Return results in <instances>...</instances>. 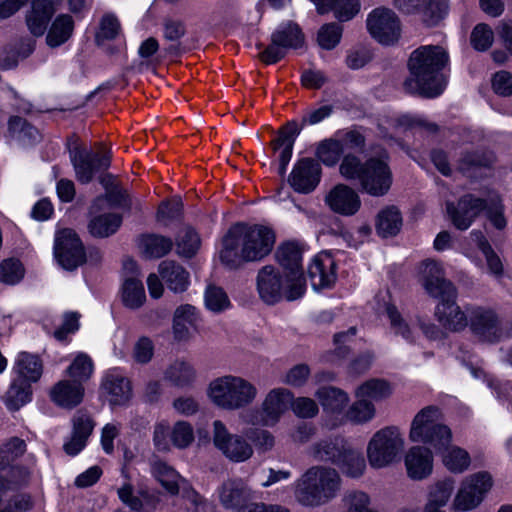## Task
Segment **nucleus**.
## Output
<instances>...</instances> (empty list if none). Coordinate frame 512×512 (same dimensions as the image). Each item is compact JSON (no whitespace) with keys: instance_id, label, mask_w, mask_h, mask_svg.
Masks as SVG:
<instances>
[{"instance_id":"b1692460","label":"nucleus","mask_w":512,"mask_h":512,"mask_svg":"<svg viewBox=\"0 0 512 512\" xmlns=\"http://www.w3.org/2000/svg\"><path fill=\"white\" fill-rule=\"evenodd\" d=\"M457 293L451 297L440 298L435 315L443 327L451 331H461L468 325L467 307L462 311L456 304Z\"/></svg>"},{"instance_id":"bb28decb","label":"nucleus","mask_w":512,"mask_h":512,"mask_svg":"<svg viewBox=\"0 0 512 512\" xmlns=\"http://www.w3.org/2000/svg\"><path fill=\"white\" fill-rule=\"evenodd\" d=\"M53 1L32 0L30 9L26 12L25 21L30 33L36 37L44 35L53 14Z\"/></svg>"},{"instance_id":"20e7f679","label":"nucleus","mask_w":512,"mask_h":512,"mask_svg":"<svg viewBox=\"0 0 512 512\" xmlns=\"http://www.w3.org/2000/svg\"><path fill=\"white\" fill-rule=\"evenodd\" d=\"M341 486L338 472L326 466H313L296 480L295 500L304 507L315 508L334 499Z\"/></svg>"},{"instance_id":"de8ad7c7","label":"nucleus","mask_w":512,"mask_h":512,"mask_svg":"<svg viewBox=\"0 0 512 512\" xmlns=\"http://www.w3.org/2000/svg\"><path fill=\"white\" fill-rule=\"evenodd\" d=\"M343 152V142L329 138L318 143L315 155L325 166L333 167L338 163Z\"/></svg>"},{"instance_id":"09e8293b","label":"nucleus","mask_w":512,"mask_h":512,"mask_svg":"<svg viewBox=\"0 0 512 512\" xmlns=\"http://www.w3.org/2000/svg\"><path fill=\"white\" fill-rule=\"evenodd\" d=\"M8 132L12 138L24 144L36 142L39 138L38 130L19 116H13L9 119Z\"/></svg>"},{"instance_id":"6ab92c4d","label":"nucleus","mask_w":512,"mask_h":512,"mask_svg":"<svg viewBox=\"0 0 512 512\" xmlns=\"http://www.w3.org/2000/svg\"><path fill=\"white\" fill-rule=\"evenodd\" d=\"M486 208V200L471 194L464 195L456 204L446 203V211L453 225L459 230H467L475 218Z\"/></svg>"},{"instance_id":"052dcab7","label":"nucleus","mask_w":512,"mask_h":512,"mask_svg":"<svg viewBox=\"0 0 512 512\" xmlns=\"http://www.w3.org/2000/svg\"><path fill=\"white\" fill-rule=\"evenodd\" d=\"M470 42L472 47L477 51L488 50L494 42V32L492 28L485 23L477 24L470 36Z\"/></svg>"},{"instance_id":"0e129e2a","label":"nucleus","mask_w":512,"mask_h":512,"mask_svg":"<svg viewBox=\"0 0 512 512\" xmlns=\"http://www.w3.org/2000/svg\"><path fill=\"white\" fill-rule=\"evenodd\" d=\"M24 276V268L17 259H6L0 264V281L13 285L18 283Z\"/></svg>"},{"instance_id":"13d9d810","label":"nucleus","mask_w":512,"mask_h":512,"mask_svg":"<svg viewBox=\"0 0 512 512\" xmlns=\"http://www.w3.org/2000/svg\"><path fill=\"white\" fill-rule=\"evenodd\" d=\"M204 303L205 307L213 313H221L230 306V301L225 291L214 285H209L206 288Z\"/></svg>"},{"instance_id":"5701e85b","label":"nucleus","mask_w":512,"mask_h":512,"mask_svg":"<svg viewBox=\"0 0 512 512\" xmlns=\"http://www.w3.org/2000/svg\"><path fill=\"white\" fill-rule=\"evenodd\" d=\"M308 276L314 290L330 288L336 280L335 262L330 254L316 255L308 267Z\"/></svg>"},{"instance_id":"5fc2aeb1","label":"nucleus","mask_w":512,"mask_h":512,"mask_svg":"<svg viewBox=\"0 0 512 512\" xmlns=\"http://www.w3.org/2000/svg\"><path fill=\"white\" fill-rule=\"evenodd\" d=\"M34 50L31 42L23 43L19 48L9 47L0 53V68L10 70L18 65L20 59L27 58Z\"/></svg>"},{"instance_id":"58836bf2","label":"nucleus","mask_w":512,"mask_h":512,"mask_svg":"<svg viewBox=\"0 0 512 512\" xmlns=\"http://www.w3.org/2000/svg\"><path fill=\"white\" fill-rule=\"evenodd\" d=\"M172 240L168 237L148 234L139 239V248L142 253L149 258H161L172 249Z\"/></svg>"},{"instance_id":"39448f33","label":"nucleus","mask_w":512,"mask_h":512,"mask_svg":"<svg viewBox=\"0 0 512 512\" xmlns=\"http://www.w3.org/2000/svg\"><path fill=\"white\" fill-rule=\"evenodd\" d=\"M207 395L218 408L235 411L252 404L258 390L252 382L243 377L224 375L210 382Z\"/></svg>"},{"instance_id":"0eeeda50","label":"nucleus","mask_w":512,"mask_h":512,"mask_svg":"<svg viewBox=\"0 0 512 512\" xmlns=\"http://www.w3.org/2000/svg\"><path fill=\"white\" fill-rule=\"evenodd\" d=\"M404 448V439L399 430L385 427L377 431L367 445V458L373 468H384L399 457Z\"/></svg>"},{"instance_id":"49530a36","label":"nucleus","mask_w":512,"mask_h":512,"mask_svg":"<svg viewBox=\"0 0 512 512\" xmlns=\"http://www.w3.org/2000/svg\"><path fill=\"white\" fill-rule=\"evenodd\" d=\"M122 300L124 305L130 309L141 307L146 300L142 281L135 276L127 277L122 287Z\"/></svg>"},{"instance_id":"cd10ccee","label":"nucleus","mask_w":512,"mask_h":512,"mask_svg":"<svg viewBox=\"0 0 512 512\" xmlns=\"http://www.w3.org/2000/svg\"><path fill=\"white\" fill-rule=\"evenodd\" d=\"M51 400L59 407L73 409L84 397V387L76 380H61L50 391Z\"/></svg>"},{"instance_id":"680f3d73","label":"nucleus","mask_w":512,"mask_h":512,"mask_svg":"<svg viewBox=\"0 0 512 512\" xmlns=\"http://www.w3.org/2000/svg\"><path fill=\"white\" fill-rule=\"evenodd\" d=\"M67 372L72 379L83 384L93 372L92 361L87 355L79 354L68 367Z\"/></svg>"},{"instance_id":"4d7b16f0","label":"nucleus","mask_w":512,"mask_h":512,"mask_svg":"<svg viewBox=\"0 0 512 512\" xmlns=\"http://www.w3.org/2000/svg\"><path fill=\"white\" fill-rule=\"evenodd\" d=\"M471 236L474 237L479 249L484 254L490 272L496 276L501 275L503 272L502 262L491 248L487 239L480 231H472Z\"/></svg>"},{"instance_id":"c85d7f7f","label":"nucleus","mask_w":512,"mask_h":512,"mask_svg":"<svg viewBox=\"0 0 512 512\" xmlns=\"http://www.w3.org/2000/svg\"><path fill=\"white\" fill-rule=\"evenodd\" d=\"M200 321V315L197 308L191 304H182L178 306L173 314V335L178 341H187L192 335V331L197 328Z\"/></svg>"},{"instance_id":"a18cd8bd","label":"nucleus","mask_w":512,"mask_h":512,"mask_svg":"<svg viewBox=\"0 0 512 512\" xmlns=\"http://www.w3.org/2000/svg\"><path fill=\"white\" fill-rule=\"evenodd\" d=\"M122 218L115 213H108L93 217L88 225L89 232L95 237H108L120 227Z\"/></svg>"},{"instance_id":"c756f323","label":"nucleus","mask_w":512,"mask_h":512,"mask_svg":"<svg viewBox=\"0 0 512 512\" xmlns=\"http://www.w3.org/2000/svg\"><path fill=\"white\" fill-rule=\"evenodd\" d=\"M196 378V369L184 359H176L171 362L163 372V380L177 388L192 386Z\"/></svg>"},{"instance_id":"1a4fd4ad","label":"nucleus","mask_w":512,"mask_h":512,"mask_svg":"<svg viewBox=\"0 0 512 512\" xmlns=\"http://www.w3.org/2000/svg\"><path fill=\"white\" fill-rule=\"evenodd\" d=\"M211 440L227 460L233 463H243L249 460L254 453L252 445L242 435L231 433L221 420L212 423Z\"/></svg>"},{"instance_id":"bf43d9fd","label":"nucleus","mask_w":512,"mask_h":512,"mask_svg":"<svg viewBox=\"0 0 512 512\" xmlns=\"http://www.w3.org/2000/svg\"><path fill=\"white\" fill-rule=\"evenodd\" d=\"M26 451V443L18 437L7 440L0 448V466L3 468L18 459Z\"/></svg>"},{"instance_id":"423d86ee","label":"nucleus","mask_w":512,"mask_h":512,"mask_svg":"<svg viewBox=\"0 0 512 512\" xmlns=\"http://www.w3.org/2000/svg\"><path fill=\"white\" fill-rule=\"evenodd\" d=\"M443 421L444 414L438 406L422 408L411 422L410 440L442 451L452 441V431Z\"/></svg>"},{"instance_id":"dca6fc26","label":"nucleus","mask_w":512,"mask_h":512,"mask_svg":"<svg viewBox=\"0 0 512 512\" xmlns=\"http://www.w3.org/2000/svg\"><path fill=\"white\" fill-rule=\"evenodd\" d=\"M216 496L224 509L238 512L246 503L256 498V492L243 478L232 477L217 487Z\"/></svg>"},{"instance_id":"f3484780","label":"nucleus","mask_w":512,"mask_h":512,"mask_svg":"<svg viewBox=\"0 0 512 512\" xmlns=\"http://www.w3.org/2000/svg\"><path fill=\"white\" fill-rule=\"evenodd\" d=\"M367 28L372 37L384 45L395 43L401 34L399 18L387 8L374 9L368 15Z\"/></svg>"},{"instance_id":"338daca9","label":"nucleus","mask_w":512,"mask_h":512,"mask_svg":"<svg viewBox=\"0 0 512 512\" xmlns=\"http://www.w3.org/2000/svg\"><path fill=\"white\" fill-rule=\"evenodd\" d=\"M9 479H5L0 471V492L25 485L30 479V471L25 467H12L9 471Z\"/></svg>"},{"instance_id":"f8f14e48","label":"nucleus","mask_w":512,"mask_h":512,"mask_svg":"<svg viewBox=\"0 0 512 512\" xmlns=\"http://www.w3.org/2000/svg\"><path fill=\"white\" fill-rule=\"evenodd\" d=\"M69 157L76 179L82 184L90 183L98 170L107 169L111 163L109 151H105L102 147L100 151L93 152L75 146L69 149Z\"/></svg>"},{"instance_id":"e2e57ef3","label":"nucleus","mask_w":512,"mask_h":512,"mask_svg":"<svg viewBox=\"0 0 512 512\" xmlns=\"http://www.w3.org/2000/svg\"><path fill=\"white\" fill-rule=\"evenodd\" d=\"M342 36V27L337 23L323 25L317 36L318 44L326 50H331L338 45Z\"/></svg>"},{"instance_id":"6e6d98bb","label":"nucleus","mask_w":512,"mask_h":512,"mask_svg":"<svg viewBox=\"0 0 512 512\" xmlns=\"http://www.w3.org/2000/svg\"><path fill=\"white\" fill-rule=\"evenodd\" d=\"M195 439L193 426L187 421H177L170 431V441L178 449L188 448Z\"/></svg>"},{"instance_id":"69168bd1","label":"nucleus","mask_w":512,"mask_h":512,"mask_svg":"<svg viewBox=\"0 0 512 512\" xmlns=\"http://www.w3.org/2000/svg\"><path fill=\"white\" fill-rule=\"evenodd\" d=\"M343 501L346 512H378L371 508L369 496L361 491L346 493Z\"/></svg>"},{"instance_id":"9d476101","label":"nucleus","mask_w":512,"mask_h":512,"mask_svg":"<svg viewBox=\"0 0 512 512\" xmlns=\"http://www.w3.org/2000/svg\"><path fill=\"white\" fill-rule=\"evenodd\" d=\"M278 263L286 270L291 282L287 293V300L293 301L301 298L306 291V283L302 272V248L294 243L287 242L280 245L276 251Z\"/></svg>"},{"instance_id":"72a5a7b5","label":"nucleus","mask_w":512,"mask_h":512,"mask_svg":"<svg viewBox=\"0 0 512 512\" xmlns=\"http://www.w3.org/2000/svg\"><path fill=\"white\" fill-rule=\"evenodd\" d=\"M335 465L350 478H359L366 470V461L362 452L354 449L350 444L344 449Z\"/></svg>"},{"instance_id":"ea45409f","label":"nucleus","mask_w":512,"mask_h":512,"mask_svg":"<svg viewBox=\"0 0 512 512\" xmlns=\"http://www.w3.org/2000/svg\"><path fill=\"white\" fill-rule=\"evenodd\" d=\"M401 226L402 217L396 207H387L378 214L376 230L380 236L384 238L395 236L400 231Z\"/></svg>"},{"instance_id":"2f4dec72","label":"nucleus","mask_w":512,"mask_h":512,"mask_svg":"<svg viewBox=\"0 0 512 512\" xmlns=\"http://www.w3.org/2000/svg\"><path fill=\"white\" fill-rule=\"evenodd\" d=\"M348 444L340 437L322 439L310 447V454L315 460L336 464Z\"/></svg>"},{"instance_id":"864d4df0","label":"nucleus","mask_w":512,"mask_h":512,"mask_svg":"<svg viewBox=\"0 0 512 512\" xmlns=\"http://www.w3.org/2000/svg\"><path fill=\"white\" fill-rule=\"evenodd\" d=\"M455 488L454 479L448 477L429 486L427 500L441 506H446Z\"/></svg>"},{"instance_id":"4be33fe9","label":"nucleus","mask_w":512,"mask_h":512,"mask_svg":"<svg viewBox=\"0 0 512 512\" xmlns=\"http://www.w3.org/2000/svg\"><path fill=\"white\" fill-rule=\"evenodd\" d=\"M325 203L338 214L351 216L358 212L361 200L358 193L345 184H338L325 197Z\"/></svg>"},{"instance_id":"393cba45","label":"nucleus","mask_w":512,"mask_h":512,"mask_svg":"<svg viewBox=\"0 0 512 512\" xmlns=\"http://www.w3.org/2000/svg\"><path fill=\"white\" fill-rule=\"evenodd\" d=\"M407 475L412 480H423L433 471V455L428 447L413 446L405 455Z\"/></svg>"},{"instance_id":"603ef678","label":"nucleus","mask_w":512,"mask_h":512,"mask_svg":"<svg viewBox=\"0 0 512 512\" xmlns=\"http://www.w3.org/2000/svg\"><path fill=\"white\" fill-rule=\"evenodd\" d=\"M273 33L280 34L281 45L286 49H298L304 44V35L300 27L293 22L280 24Z\"/></svg>"},{"instance_id":"4c0bfd02","label":"nucleus","mask_w":512,"mask_h":512,"mask_svg":"<svg viewBox=\"0 0 512 512\" xmlns=\"http://www.w3.org/2000/svg\"><path fill=\"white\" fill-rule=\"evenodd\" d=\"M42 363L38 356L28 352H20L15 362V371L19 379L36 382L42 375Z\"/></svg>"},{"instance_id":"8fccbe9b","label":"nucleus","mask_w":512,"mask_h":512,"mask_svg":"<svg viewBox=\"0 0 512 512\" xmlns=\"http://www.w3.org/2000/svg\"><path fill=\"white\" fill-rule=\"evenodd\" d=\"M153 475L171 495L179 492L180 475L166 463L157 461L152 466Z\"/></svg>"},{"instance_id":"79ce46f5","label":"nucleus","mask_w":512,"mask_h":512,"mask_svg":"<svg viewBox=\"0 0 512 512\" xmlns=\"http://www.w3.org/2000/svg\"><path fill=\"white\" fill-rule=\"evenodd\" d=\"M441 452H443L442 462L450 472L459 474L469 468L471 458L465 449L447 445Z\"/></svg>"},{"instance_id":"ddd939ff","label":"nucleus","mask_w":512,"mask_h":512,"mask_svg":"<svg viewBox=\"0 0 512 512\" xmlns=\"http://www.w3.org/2000/svg\"><path fill=\"white\" fill-rule=\"evenodd\" d=\"M492 487V478L487 472H477L466 477L453 500V509L466 512L476 508Z\"/></svg>"},{"instance_id":"f03ea898","label":"nucleus","mask_w":512,"mask_h":512,"mask_svg":"<svg viewBox=\"0 0 512 512\" xmlns=\"http://www.w3.org/2000/svg\"><path fill=\"white\" fill-rule=\"evenodd\" d=\"M448 61V53L441 46L425 45L417 48L408 61L410 76L404 81V89L411 94L437 97L446 85L441 70Z\"/></svg>"},{"instance_id":"a19ab883","label":"nucleus","mask_w":512,"mask_h":512,"mask_svg":"<svg viewBox=\"0 0 512 512\" xmlns=\"http://www.w3.org/2000/svg\"><path fill=\"white\" fill-rule=\"evenodd\" d=\"M344 414L346 421L352 424L362 425L372 421L376 415V408L374 403L367 401L362 397H356Z\"/></svg>"},{"instance_id":"f257e3e1","label":"nucleus","mask_w":512,"mask_h":512,"mask_svg":"<svg viewBox=\"0 0 512 512\" xmlns=\"http://www.w3.org/2000/svg\"><path fill=\"white\" fill-rule=\"evenodd\" d=\"M274 232L262 225L237 223L222 238L221 263L235 270L247 262H258L268 256L274 246Z\"/></svg>"},{"instance_id":"c03bdc74","label":"nucleus","mask_w":512,"mask_h":512,"mask_svg":"<svg viewBox=\"0 0 512 512\" xmlns=\"http://www.w3.org/2000/svg\"><path fill=\"white\" fill-rule=\"evenodd\" d=\"M31 382L15 379L5 395V403L10 410H18L31 400Z\"/></svg>"},{"instance_id":"6e6552de","label":"nucleus","mask_w":512,"mask_h":512,"mask_svg":"<svg viewBox=\"0 0 512 512\" xmlns=\"http://www.w3.org/2000/svg\"><path fill=\"white\" fill-rule=\"evenodd\" d=\"M293 393L283 387L271 389L265 396L260 410L252 409L244 414L248 424L272 427L290 409Z\"/></svg>"},{"instance_id":"a878e982","label":"nucleus","mask_w":512,"mask_h":512,"mask_svg":"<svg viewBox=\"0 0 512 512\" xmlns=\"http://www.w3.org/2000/svg\"><path fill=\"white\" fill-rule=\"evenodd\" d=\"M101 388L105 398L112 406L124 405L132 395L129 380L117 371H111L105 375Z\"/></svg>"},{"instance_id":"7c9ffc66","label":"nucleus","mask_w":512,"mask_h":512,"mask_svg":"<svg viewBox=\"0 0 512 512\" xmlns=\"http://www.w3.org/2000/svg\"><path fill=\"white\" fill-rule=\"evenodd\" d=\"M158 272L167 287L175 293H182L189 286V273L174 261L161 262Z\"/></svg>"},{"instance_id":"412c9836","label":"nucleus","mask_w":512,"mask_h":512,"mask_svg":"<svg viewBox=\"0 0 512 512\" xmlns=\"http://www.w3.org/2000/svg\"><path fill=\"white\" fill-rule=\"evenodd\" d=\"M95 423L91 416L82 410L75 413L72 418V433L63 444V449L69 456H75L86 446L89 436L92 434Z\"/></svg>"},{"instance_id":"774afa93","label":"nucleus","mask_w":512,"mask_h":512,"mask_svg":"<svg viewBox=\"0 0 512 512\" xmlns=\"http://www.w3.org/2000/svg\"><path fill=\"white\" fill-rule=\"evenodd\" d=\"M279 33L271 34V43L259 53L260 60L267 64H274L286 56L287 50L281 45Z\"/></svg>"},{"instance_id":"c9c22d12","label":"nucleus","mask_w":512,"mask_h":512,"mask_svg":"<svg viewBox=\"0 0 512 512\" xmlns=\"http://www.w3.org/2000/svg\"><path fill=\"white\" fill-rule=\"evenodd\" d=\"M315 396L320 401L323 409L333 414L341 413L350 401L346 392L331 386L319 388Z\"/></svg>"},{"instance_id":"4468645a","label":"nucleus","mask_w":512,"mask_h":512,"mask_svg":"<svg viewBox=\"0 0 512 512\" xmlns=\"http://www.w3.org/2000/svg\"><path fill=\"white\" fill-rule=\"evenodd\" d=\"M419 281L425 291L433 298L451 297L456 294V288L446 278L441 262L435 259H425L418 266Z\"/></svg>"},{"instance_id":"473e14b6","label":"nucleus","mask_w":512,"mask_h":512,"mask_svg":"<svg viewBox=\"0 0 512 512\" xmlns=\"http://www.w3.org/2000/svg\"><path fill=\"white\" fill-rule=\"evenodd\" d=\"M73 31V18L68 14H60L52 21L48 29L46 43L51 48L59 47L71 38Z\"/></svg>"},{"instance_id":"f704fd0d","label":"nucleus","mask_w":512,"mask_h":512,"mask_svg":"<svg viewBox=\"0 0 512 512\" xmlns=\"http://www.w3.org/2000/svg\"><path fill=\"white\" fill-rule=\"evenodd\" d=\"M392 393L393 388L387 380L372 378L356 388L355 397H362L373 403L388 399Z\"/></svg>"},{"instance_id":"a211bd4d","label":"nucleus","mask_w":512,"mask_h":512,"mask_svg":"<svg viewBox=\"0 0 512 512\" xmlns=\"http://www.w3.org/2000/svg\"><path fill=\"white\" fill-rule=\"evenodd\" d=\"M55 256L66 270H73L85 262V251L77 234L71 229H63L56 234Z\"/></svg>"},{"instance_id":"e433bc0d","label":"nucleus","mask_w":512,"mask_h":512,"mask_svg":"<svg viewBox=\"0 0 512 512\" xmlns=\"http://www.w3.org/2000/svg\"><path fill=\"white\" fill-rule=\"evenodd\" d=\"M496 162L495 154L490 150L467 151L459 159V169L471 174L479 169H490Z\"/></svg>"},{"instance_id":"9b49d317","label":"nucleus","mask_w":512,"mask_h":512,"mask_svg":"<svg viewBox=\"0 0 512 512\" xmlns=\"http://www.w3.org/2000/svg\"><path fill=\"white\" fill-rule=\"evenodd\" d=\"M467 316L469 328L479 341L495 343L502 339V322L492 308L470 305L467 306Z\"/></svg>"},{"instance_id":"7ed1b4c3","label":"nucleus","mask_w":512,"mask_h":512,"mask_svg":"<svg viewBox=\"0 0 512 512\" xmlns=\"http://www.w3.org/2000/svg\"><path fill=\"white\" fill-rule=\"evenodd\" d=\"M339 172L346 180L356 181L362 192L373 197H381L391 188L393 176L387 157H371L364 163L353 155L343 157Z\"/></svg>"},{"instance_id":"2eb2a0df","label":"nucleus","mask_w":512,"mask_h":512,"mask_svg":"<svg viewBox=\"0 0 512 512\" xmlns=\"http://www.w3.org/2000/svg\"><path fill=\"white\" fill-rule=\"evenodd\" d=\"M290 281L273 265H265L259 269L256 277L257 291L260 298L267 304L278 303L283 297L287 299Z\"/></svg>"},{"instance_id":"aec40b11","label":"nucleus","mask_w":512,"mask_h":512,"mask_svg":"<svg viewBox=\"0 0 512 512\" xmlns=\"http://www.w3.org/2000/svg\"><path fill=\"white\" fill-rule=\"evenodd\" d=\"M321 165L311 158H303L294 165L288 182L298 193L308 194L315 190L321 179Z\"/></svg>"},{"instance_id":"37998d69","label":"nucleus","mask_w":512,"mask_h":512,"mask_svg":"<svg viewBox=\"0 0 512 512\" xmlns=\"http://www.w3.org/2000/svg\"><path fill=\"white\" fill-rule=\"evenodd\" d=\"M448 0H422L418 12L427 26H436L448 13Z\"/></svg>"},{"instance_id":"3c124183","label":"nucleus","mask_w":512,"mask_h":512,"mask_svg":"<svg viewBox=\"0 0 512 512\" xmlns=\"http://www.w3.org/2000/svg\"><path fill=\"white\" fill-rule=\"evenodd\" d=\"M200 247V238L197 232L189 227H183L176 236V251L182 257L190 258Z\"/></svg>"}]
</instances>
